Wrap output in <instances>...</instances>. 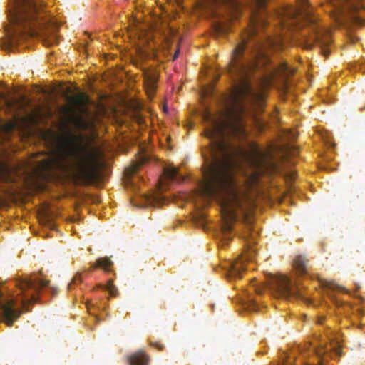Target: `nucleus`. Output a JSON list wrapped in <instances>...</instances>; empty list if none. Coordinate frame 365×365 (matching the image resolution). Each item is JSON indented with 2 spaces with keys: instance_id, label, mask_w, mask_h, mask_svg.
Wrapping results in <instances>:
<instances>
[{
  "instance_id": "obj_5",
  "label": "nucleus",
  "mask_w": 365,
  "mask_h": 365,
  "mask_svg": "<svg viewBox=\"0 0 365 365\" xmlns=\"http://www.w3.org/2000/svg\"><path fill=\"white\" fill-rule=\"evenodd\" d=\"M36 123V119L34 114H29L11 120L0 121V140H5L6 138L4 135L9 134L14 129L16 128L26 132Z\"/></svg>"
},
{
  "instance_id": "obj_7",
  "label": "nucleus",
  "mask_w": 365,
  "mask_h": 365,
  "mask_svg": "<svg viewBox=\"0 0 365 365\" xmlns=\"http://www.w3.org/2000/svg\"><path fill=\"white\" fill-rule=\"evenodd\" d=\"M158 78V73L155 68H149L144 71L145 89L149 98L154 95Z\"/></svg>"
},
{
  "instance_id": "obj_3",
  "label": "nucleus",
  "mask_w": 365,
  "mask_h": 365,
  "mask_svg": "<svg viewBox=\"0 0 365 365\" xmlns=\"http://www.w3.org/2000/svg\"><path fill=\"white\" fill-rule=\"evenodd\" d=\"M88 96L84 93H78L68 98L61 110L62 128L71 125L76 129L86 130L95 125L96 116L88 110Z\"/></svg>"
},
{
  "instance_id": "obj_19",
  "label": "nucleus",
  "mask_w": 365,
  "mask_h": 365,
  "mask_svg": "<svg viewBox=\"0 0 365 365\" xmlns=\"http://www.w3.org/2000/svg\"><path fill=\"white\" fill-rule=\"evenodd\" d=\"M18 286L20 289H21L22 291H24L27 289L31 288L33 284L29 280L23 279L19 282Z\"/></svg>"
},
{
  "instance_id": "obj_18",
  "label": "nucleus",
  "mask_w": 365,
  "mask_h": 365,
  "mask_svg": "<svg viewBox=\"0 0 365 365\" xmlns=\"http://www.w3.org/2000/svg\"><path fill=\"white\" fill-rule=\"evenodd\" d=\"M294 267L295 269L300 273L302 274L305 271V264L304 262L301 259H297L294 261Z\"/></svg>"
},
{
  "instance_id": "obj_35",
  "label": "nucleus",
  "mask_w": 365,
  "mask_h": 365,
  "mask_svg": "<svg viewBox=\"0 0 365 365\" xmlns=\"http://www.w3.org/2000/svg\"><path fill=\"white\" fill-rule=\"evenodd\" d=\"M323 53L324 55H327V52L324 50H323Z\"/></svg>"
},
{
  "instance_id": "obj_17",
  "label": "nucleus",
  "mask_w": 365,
  "mask_h": 365,
  "mask_svg": "<svg viewBox=\"0 0 365 365\" xmlns=\"http://www.w3.org/2000/svg\"><path fill=\"white\" fill-rule=\"evenodd\" d=\"M113 262L108 257H102L99 258L96 264L95 267H99L102 268L103 269L108 271L110 269V267L112 266Z\"/></svg>"
},
{
  "instance_id": "obj_38",
  "label": "nucleus",
  "mask_w": 365,
  "mask_h": 365,
  "mask_svg": "<svg viewBox=\"0 0 365 365\" xmlns=\"http://www.w3.org/2000/svg\"><path fill=\"white\" fill-rule=\"evenodd\" d=\"M255 21V17H252V21L254 22Z\"/></svg>"
},
{
  "instance_id": "obj_27",
  "label": "nucleus",
  "mask_w": 365,
  "mask_h": 365,
  "mask_svg": "<svg viewBox=\"0 0 365 365\" xmlns=\"http://www.w3.org/2000/svg\"><path fill=\"white\" fill-rule=\"evenodd\" d=\"M234 64H235V63H234V61H232V62L231 63V64L229 66V71H232V67H234V66H235V65H234Z\"/></svg>"
},
{
  "instance_id": "obj_6",
  "label": "nucleus",
  "mask_w": 365,
  "mask_h": 365,
  "mask_svg": "<svg viewBox=\"0 0 365 365\" xmlns=\"http://www.w3.org/2000/svg\"><path fill=\"white\" fill-rule=\"evenodd\" d=\"M14 301L9 300L5 304L2 305L3 322L7 326L13 325L14 322L20 317L21 312L14 309Z\"/></svg>"
},
{
  "instance_id": "obj_16",
  "label": "nucleus",
  "mask_w": 365,
  "mask_h": 365,
  "mask_svg": "<svg viewBox=\"0 0 365 365\" xmlns=\"http://www.w3.org/2000/svg\"><path fill=\"white\" fill-rule=\"evenodd\" d=\"M145 156L139 157V159L137 160V162L132 163L130 166H128L126 168V170H125L126 175H132L133 173H134L135 172H136L137 170L138 169L139 166L142 163H143L145 162Z\"/></svg>"
},
{
  "instance_id": "obj_1",
  "label": "nucleus",
  "mask_w": 365,
  "mask_h": 365,
  "mask_svg": "<svg viewBox=\"0 0 365 365\" xmlns=\"http://www.w3.org/2000/svg\"><path fill=\"white\" fill-rule=\"evenodd\" d=\"M250 94L249 83L242 78L235 84L230 93L222 100L221 110L215 115L205 113V135L212 140L210 149L202 155L209 165L203 170V180L200 191L204 197L221 198L222 229L229 231L237 215L252 203L251 197L245 193L233 178L237 170L244 165L250 168L245 188L251 189L258 182L262 173L274 174L276 165L272 157V149L260 147L255 143L245 151L242 148L232 150L224 140L226 135L236 138L246 136L242 119V101Z\"/></svg>"
},
{
  "instance_id": "obj_13",
  "label": "nucleus",
  "mask_w": 365,
  "mask_h": 365,
  "mask_svg": "<svg viewBox=\"0 0 365 365\" xmlns=\"http://www.w3.org/2000/svg\"><path fill=\"white\" fill-rule=\"evenodd\" d=\"M0 180L5 182L14 180V172L11 170L6 163L1 162H0Z\"/></svg>"
},
{
  "instance_id": "obj_25",
  "label": "nucleus",
  "mask_w": 365,
  "mask_h": 365,
  "mask_svg": "<svg viewBox=\"0 0 365 365\" xmlns=\"http://www.w3.org/2000/svg\"><path fill=\"white\" fill-rule=\"evenodd\" d=\"M334 351H335V352H336L338 355H340V354H341V346H338L337 347H336V348L334 349Z\"/></svg>"
},
{
  "instance_id": "obj_4",
  "label": "nucleus",
  "mask_w": 365,
  "mask_h": 365,
  "mask_svg": "<svg viewBox=\"0 0 365 365\" xmlns=\"http://www.w3.org/2000/svg\"><path fill=\"white\" fill-rule=\"evenodd\" d=\"M14 10L9 12V19L11 23L21 24L24 27H28V32L31 36L37 35L32 31V26L36 25L38 19V0H19Z\"/></svg>"
},
{
  "instance_id": "obj_10",
  "label": "nucleus",
  "mask_w": 365,
  "mask_h": 365,
  "mask_svg": "<svg viewBox=\"0 0 365 365\" xmlns=\"http://www.w3.org/2000/svg\"><path fill=\"white\" fill-rule=\"evenodd\" d=\"M178 173L177 168L168 167L164 170L163 175L159 181V190H162L163 186L166 184V180L173 179Z\"/></svg>"
},
{
  "instance_id": "obj_30",
  "label": "nucleus",
  "mask_w": 365,
  "mask_h": 365,
  "mask_svg": "<svg viewBox=\"0 0 365 365\" xmlns=\"http://www.w3.org/2000/svg\"><path fill=\"white\" fill-rule=\"evenodd\" d=\"M178 51H177V52L174 54L173 60H174V59H175V58L178 57Z\"/></svg>"
},
{
  "instance_id": "obj_32",
  "label": "nucleus",
  "mask_w": 365,
  "mask_h": 365,
  "mask_svg": "<svg viewBox=\"0 0 365 365\" xmlns=\"http://www.w3.org/2000/svg\"><path fill=\"white\" fill-rule=\"evenodd\" d=\"M239 14H233V18L237 19Z\"/></svg>"
},
{
  "instance_id": "obj_29",
  "label": "nucleus",
  "mask_w": 365,
  "mask_h": 365,
  "mask_svg": "<svg viewBox=\"0 0 365 365\" xmlns=\"http://www.w3.org/2000/svg\"><path fill=\"white\" fill-rule=\"evenodd\" d=\"M138 52L140 53V55L142 56L144 51H142V48H138Z\"/></svg>"
},
{
  "instance_id": "obj_9",
  "label": "nucleus",
  "mask_w": 365,
  "mask_h": 365,
  "mask_svg": "<svg viewBox=\"0 0 365 365\" xmlns=\"http://www.w3.org/2000/svg\"><path fill=\"white\" fill-rule=\"evenodd\" d=\"M252 251L245 252L240 258L236 259L232 265V269L234 272H240L241 269H244V264L246 262L252 260Z\"/></svg>"
},
{
  "instance_id": "obj_26",
  "label": "nucleus",
  "mask_w": 365,
  "mask_h": 365,
  "mask_svg": "<svg viewBox=\"0 0 365 365\" xmlns=\"http://www.w3.org/2000/svg\"><path fill=\"white\" fill-rule=\"evenodd\" d=\"M48 282L46 280H41L40 282V286H41V287H46L48 284Z\"/></svg>"
},
{
  "instance_id": "obj_2",
  "label": "nucleus",
  "mask_w": 365,
  "mask_h": 365,
  "mask_svg": "<svg viewBox=\"0 0 365 365\" xmlns=\"http://www.w3.org/2000/svg\"><path fill=\"white\" fill-rule=\"evenodd\" d=\"M44 139L51 144L48 153L34 154L16 174L26 173V183L38 187V180H51L57 171L70 175L76 181L90 182L98 178L103 165L101 151L87 142L82 134L47 130Z\"/></svg>"
},
{
  "instance_id": "obj_36",
  "label": "nucleus",
  "mask_w": 365,
  "mask_h": 365,
  "mask_svg": "<svg viewBox=\"0 0 365 365\" xmlns=\"http://www.w3.org/2000/svg\"><path fill=\"white\" fill-rule=\"evenodd\" d=\"M234 13L239 14V11H238V10L234 11Z\"/></svg>"
},
{
  "instance_id": "obj_28",
  "label": "nucleus",
  "mask_w": 365,
  "mask_h": 365,
  "mask_svg": "<svg viewBox=\"0 0 365 365\" xmlns=\"http://www.w3.org/2000/svg\"><path fill=\"white\" fill-rule=\"evenodd\" d=\"M266 61V58L265 57H263L262 59H258L257 60V64L259 65L261 63V61Z\"/></svg>"
},
{
  "instance_id": "obj_34",
  "label": "nucleus",
  "mask_w": 365,
  "mask_h": 365,
  "mask_svg": "<svg viewBox=\"0 0 365 365\" xmlns=\"http://www.w3.org/2000/svg\"><path fill=\"white\" fill-rule=\"evenodd\" d=\"M272 46L274 48H276V47H277V46H276L275 43H272Z\"/></svg>"
},
{
  "instance_id": "obj_14",
  "label": "nucleus",
  "mask_w": 365,
  "mask_h": 365,
  "mask_svg": "<svg viewBox=\"0 0 365 365\" xmlns=\"http://www.w3.org/2000/svg\"><path fill=\"white\" fill-rule=\"evenodd\" d=\"M144 203L147 207L160 206L163 203V199L158 195H144Z\"/></svg>"
},
{
  "instance_id": "obj_22",
  "label": "nucleus",
  "mask_w": 365,
  "mask_h": 365,
  "mask_svg": "<svg viewBox=\"0 0 365 365\" xmlns=\"http://www.w3.org/2000/svg\"><path fill=\"white\" fill-rule=\"evenodd\" d=\"M276 72L281 73H289V74H291V73H294V70L289 71L288 69L287 66L285 63H282L280 65L279 68H278V70Z\"/></svg>"
},
{
  "instance_id": "obj_11",
  "label": "nucleus",
  "mask_w": 365,
  "mask_h": 365,
  "mask_svg": "<svg viewBox=\"0 0 365 365\" xmlns=\"http://www.w3.org/2000/svg\"><path fill=\"white\" fill-rule=\"evenodd\" d=\"M148 362V358L143 351H140L129 357L130 365H147Z\"/></svg>"
},
{
  "instance_id": "obj_37",
  "label": "nucleus",
  "mask_w": 365,
  "mask_h": 365,
  "mask_svg": "<svg viewBox=\"0 0 365 365\" xmlns=\"http://www.w3.org/2000/svg\"><path fill=\"white\" fill-rule=\"evenodd\" d=\"M25 304H26V302H25V301H24V302H23V306H24V307L25 306Z\"/></svg>"
},
{
  "instance_id": "obj_12",
  "label": "nucleus",
  "mask_w": 365,
  "mask_h": 365,
  "mask_svg": "<svg viewBox=\"0 0 365 365\" xmlns=\"http://www.w3.org/2000/svg\"><path fill=\"white\" fill-rule=\"evenodd\" d=\"M272 81V76H264L261 82L262 89V91H260L259 93L255 94L252 96L253 99L258 102L259 103L262 101L265 97V92L264 89L267 88L270 84Z\"/></svg>"
},
{
  "instance_id": "obj_23",
  "label": "nucleus",
  "mask_w": 365,
  "mask_h": 365,
  "mask_svg": "<svg viewBox=\"0 0 365 365\" xmlns=\"http://www.w3.org/2000/svg\"><path fill=\"white\" fill-rule=\"evenodd\" d=\"M138 38H139L138 46H143L145 43L148 42V41L151 38V36L150 34H148L146 36H144V34H143V31H141V34H139Z\"/></svg>"
},
{
  "instance_id": "obj_15",
  "label": "nucleus",
  "mask_w": 365,
  "mask_h": 365,
  "mask_svg": "<svg viewBox=\"0 0 365 365\" xmlns=\"http://www.w3.org/2000/svg\"><path fill=\"white\" fill-rule=\"evenodd\" d=\"M277 286L282 294H287L289 291V279L286 276L280 275L276 279Z\"/></svg>"
},
{
  "instance_id": "obj_33",
  "label": "nucleus",
  "mask_w": 365,
  "mask_h": 365,
  "mask_svg": "<svg viewBox=\"0 0 365 365\" xmlns=\"http://www.w3.org/2000/svg\"><path fill=\"white\" fill-rule=\"evenodd\" d=\"M311 46H312V45L309 44V43L306 44V46H305L306 48H310Z\"/></svg>"
},
{
  "instance_id": "obj_8",
  "label": "nucleus",
  "mask_w": 365,
  "mask_h": 365,
  "mask_svg": "<svg viewBox=\"0 0 365 365\" xmlns=\"http://www.w3.org/2000/svg\"><path fill=\"white\" fill-rule=\"evenodd\" d=\"M308 4V0H300L297 6H288L285 8L284 10V14L287 18L295 17L301 14Z\"/></svg>"
},
{
  "instance_id": "obj_31",
  "label": "nucleus",
  "mask_w": 365,
  "mask_h": 365,
  "mask_svg": "<svg viewBox=\"0 0 365 365\" xmlns=\"http://www.w3.org/2000/svg\"><path fill=\"white\" fill-rule=\"evenodd\" d=\"M218 30H219V32H222V33L225 31L222 27H219Z\"/></svg>"
},
{
  "instance_id": "obj_21",
  "label": "nucleus",
  "mask_w": 365,
  "mask_h": 365,
  "mask_svg": "<svg viewBox=\"0 0 365 365\" xmlns=\"http://www.w3.org/2000/svg\"><path fill=\"white\" fill-rule=\"evenodd\" d=\"M106 289L110 293L111 296H115L116 294V288L113 284V281L109 280L106 285Z\"/></svg>"
},
{
  "instance_id": "obj_20",
  "label": "nucleus",
  "mask_w": 365,
  "mask_h": 365,
  "mask_svg": "<svg viewBox=\"0 0 365 365\" xmlns=\"http://www.w3.org/2000/svg\"><path fill=\"white\" fill-rule=\"evenodd\" d=\"M245 49V43H240L233 51V61L243 52Z\"/></svg>"
},
{
  "instance_id": "obj_24",
  "label": "nucleus",
  "mask_w": 365,
  "mask_h": 365,
  "mask_svg": "<svg viewBox=\"0 0 365 365\" xmlns=\"http://www.w3.org/2000/svg\"><path fill=\"white\" fill-rule=\"evenodd\" d=\"M255 4L258 8H261L264 6L266 0H255Z\"/></svg>"
}]
</instances>
